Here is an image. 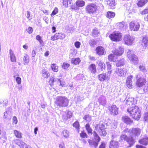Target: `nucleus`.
Returning <instances> with one entry per match:
<instances>
[{"instance_id": "f257e3e1", "label": "nucleus", "mask_w": 148, "mask_h": 148, "mask_svg": "<svg viewBox=\"0 0 148 148\" xmlns=\"http://www.w3.org/2000/svg\"><path fill=\"white\" fill-rule=\"evenodd\" d=\"M141 130L139 128H132V130L126 129L123 132L120 137L121 140H126L130 147L134 143V139L140 135Z\"/></svg>"}, {"instance_id": "f03ea898", "label": "nucleus", "mask_w": 148, "mask_h": 148, "mask_svg": "<svg viewBox=\"0 0 148 148\" xmlns=\"http://www.w3.org/2000/svg\"><path fill=\"white\" fill-rule=\"evenodd\" d=\"M127 111L130 116L136 120H138L140 117V111L139 107L136 106L128 108Z\"/></svg>"}, {"instance_id": "7ed1b4c3", "label": "nucleus", "mask_w": 148, "mask_h": 148, "mask_svg": "<svg viewBox=\"0 0 148 148\" xmlns=\"http://www.w3.org/2000/svg\"><path fill=\"white\" fill-rule=\"evenodd\" d=\"M69 100L65 96H58L56 99V104L60 107H65L69 104Z\"/></svg>"}, {"instance_id": "20e7f679", "label": "nucleus", "mask_w": 148, "mask_h": 148, "mask_svg": "<svg viewBox=\"0 0 148 148\" xmlns=\"http://www.w3.org/2000/svg\"><path fill=\"white\" fill-rule=\"evenodd\" d=\"M127 56L131 63L134 65L137 64L138 63V58L137 56L135 55L134 51L128 49L127 51Z\"/></svg>"}, {"instance_id": "39448f33", "label": "nucleus", "mask_w": 148, "mask_h": 148, "mask_svg": "<svg viewBox=\"0 0 148 148\" xmlns=\"http://www.w3.org/2000/svg\"><path fill=\"white\" fill-rule=\"evenodd\" d=\"M93 136L94 139L96 141H94L93 139H88V141L91 147L96 148L98 146V143L100 141V138L96 132H94Z\"/></svg>"}, {"instance_id": "423d86ee", "label": "nucleus", "mask_w": 148, "mask_h": 148, "mask_svg": "<svg viewBox=\"0 0 148 148\" xmlns=\"http://www.w3.org/2000/svg\"><path fill=\"white\" fill-rule=\"evenodd\" d=\"M106 127L107 126L105 123L101 122L99 124L96 125L95 129L97 131L99 132L100 134L105 136L107 134L105 130Z\"/></svg>"}, {"instance_id": "0eeeda50", "label": "nucleus", "mask_w": 148, "mask_h": 148, "mask_svg": "<svg viewBox=\"0 0 148 148\" xmlns=\"http://www.w3.org/2000/svg\"><path fill=\"white\" fill-rule=\"evenodd\" d=\"M109 37L113 41L119 42L122 40V34L119 32H115L110 34Z\"/></svg>"}, {"instance_id": "6e6552de", "label": "nucleus", "mask_w": 148, "mask_h": 148, "mask_svg": "<svg viewBox=\"0 0 148 148\" xmlns=\"http://www.w3.org/2000/svg\"><path fill=\"white\" fill-rule=\"evenodd\" d=\"M85 9L87 13L93 14L97 10V6L94 3H89L86 6Z\"/></svg>"}, {"instance_id": "1a4fd4ad", "label": "nucleus", "mask_w": 148, "mask_h": 148, "mask_svg": "<svg viewBox=\"0 0 148 148\" xmlns=\"http://www.w3.org/2000/svg\"><path fill=\"white\" fill-rule=\"evenodd\" d=\"M134 38L129 34L125 35L123 38V41L125 44L127 45H131L133 43Z\"/></svg>"}, {"instance_id": "9d476101", "label": "nucleus", "mask_w": 148, "mask_h": 148, "mask_svg": "<svg viewBox=\"0 0 148 148\" xmlns=\"http://www.w3.org/2000/svg\"><path fill=\"white\" fill-rule=\"evenodd\" d=\"M140 25L138 22L132 21L129 23V28L131 31H138L140 28Z\"/></svg>"}, {"instance_id": "9b49d317", "label": "nucleus", "mask_w": 148, "mask_h": 148, "mask_svg": "<svg viewBox=\"0 0 148 148\" xmlns=\"http://www.w3.org/2000/svg\"><path fill=\"white\" fill-rule=\"evenodd\" d=\"M76 6L72 5L71 8L75 10H79L78 7H82L84 6L85 4V2L83 0H77L75 2Z\"/></svg>"}, {"instance_id": "f8f14e48", "label": "nucleus", "mask_w": 148, "mask_h": 148, "mask_svg": "<svg viewBox=\"0 0 148 148\" xmlns=\"http://www.w3.org/2000/svg\"><path fill=\"white\" fill-rule=\"evenodd\" d=\"M124 51V48L122 46H120L116 48L114 50H113L112 52L116 56H120L122 55Z\"/></svg>"}, {"instance_id": "ddd939ff", "label": "nucleus", "mask_w": 148, "mask_h": 148, "mask_svg": "<svg viewBox=\"0 0 148 148\" xmlns=\"http://www.w3.org/2000/svg\"><path fill=\"white\" fill-rule=\"evenodd\" d=\"M66 36L65 35L64 33H57L54 35L51 38V39L52 40H55L58 39H63L65 38Z\"/></svg>"}, {"instance_id": "4468645a", "label": "nucleus", "mask_w": 148, "mask_h": 148, "mask_svg": "<svg viewBox=\"0 0 148 148\" xmlns=\"http://www.w3.org/2000/svg\"><path fill=\"white\" fill-rule=\"evenodd\" d=\"M127 72L126 69L124 68L118 69L116 71L117 74L118 76L124 77Z\"/></svg>"}, {"instance_id": "2eb2a0df", "label": "nucleus", "mask_w": 148, "mask_h": 148, "mask_svg": "<svg viewBox=\"0 0 148 148\" xmlns=\"http://www.w3.org/2000/svg\"><path fill=\"white\" fill-rule=\"evenodd\" d=\"M133 76L130 75L127 78L126 82V85L129 88H132V78Z\"/></svg>"}, {"instance_id": "dca6fc26", "label": "nucleus", "mask_w": 148, "mask_h": 148, "mask_svg": "<svg viewBox=\"0 0 148 148\" xmlns=\"http://www.w3.org/2000/svg\"><path fill=\"white\" fill-rule=\"evenodd\" d=\"M108 109L112 114L117 115L118 113V108L115 105H112L109 106Z\"/></svg>"}, {"instance_id": "f3484780", "label": "nucleus", "mask_w": 148, "mask_h": 148, "mask_svg": "<svg viewBox=\"0 0 148 148\" xmlns=\"http://www.w3.org/2000/svg\"><path fill=\"white\" fill-rule=\"evenodd\" d=\"M138 76L137 75L136 78L137 79L136 81V85L137 86L139 87H141L145 83V79L144 77H140L139 79H138Z\"/></svg>"}, {"instance_id": "a211bd4d", "label": "nucleus", "mask_w": 148, "mask_h": 148, "mask_svg": "<svg viewBox=\"0 0 148 148\" xmlns=\"http://www.w3.org/2000/svg\"><path fill=\"white\" fill-rule=\"evenodd\" d=\"M98 101L100 105L103 106H105L107 103L106 98L103 95H101L99 97Z\"/></svg>"}, {"instance_id": "6ab92c4d", "label": "nucleus", "mask_w": 148, "mask_h": 148, "mask_svg": "<svg viewBox=\"0 0 148 148\" xmlns=\"http://www.w3.org/2000/svg\"><path fill=\"white\" fill-rule=\"evenodd\" d=\"M97 53L99 55H102L105 54V49L101 46H98L96 49Z\"/></svg>"}, {"instance_id": "aec40b11", "label": "nucleus", "mask_w": 148, "mask_h": 148, "mask_svg": "<svg viewBox=\"0 0 148 148\" xmlns=\"http://www.w3.org/2000/svg\"><path fill=\"white\" fill-rule=\"evenodd\" d=\"M99 80L101 81H104L106 80H108L110 79V77L108 75H107L106 73H103L99 74L98 75Z\"/></svg>"}, {"instance_id": "412c9836", "label": "nucleus", "mask_w": 148, "mask_h": 148, "mask_svg": "<svg viewBox=\"0 0 148 148\" xmlns=\"http://www.w3.org/2000/svg\"><path fill=\"white\" fill-rule=\"evenodd\" d=\"M141 45L143 47H148V36H143L142 40Z\"/></svg>"}, {"instance_id": "4be33fe9", "label": "nucleus", "mask_w": 148, "mask_h": 148, "mask_svg": "<svg viewBox=\"0 0 148 148\" xmlns=\"http://www.w3.org/2000/svg\"><path fill=\"white\" fill-rule=\"evenodd\" d=\"M126 104L127 106H131L136 103V101L132 97H129L127 98L125 101Z\"/></svg>"}, {"instance_id": "5701e85b", "label": "nucleus", "mask_w": 148, "mask_h": 148, "mask_svg": "<svg viewBox=\"0 0 148 148\" xmlns=\"http://www.w3.org/2000/svg\"><path fill=\"white\" fill-rule=\"evenodd\" d=\"M107 4L108 7L111 9H114L115 8V0H107Z\"/></svg>"}, {"instance_id": "b1692460", "label": "nucleus", "mask_w": 148, "mask_h": 148, "mask_svg": "<svg viewBox=\"0 0 148 148\" xmlns=\"http://www.w3.org/2000/svg\"><path fill=\"white\" fill-rule=\"evenodd\" d=\"M119 145V143L118 141H115L112 140L110 142L109 148H118Z\"/></svg>"}, {"instance_id": "393cba45", "label": "nucleus", "mask_w": 148, "mask_h": 148, "mask_svg": "<svg viewBox=\"0 0 148 148\" xmlns=\"http://www.w3.org/2000/svg\"><path fill=\"white\" fill-rule=\"evenodd\" d=\"M41 75L42 77L44 78H48L50 76V73L48 71L45 69H42L41 71Z\"/></svg>"}, {"instance_id": "a878e982", "label": "nucleus", "mask_w": 148, "mask_h": 148, "mask_svg": "<svg viewBox=\"0 0 148 148\" xmlns=\"http://www.w3.org/2000/svg\"><path fill=\"white\" fill-rule=\"evenodd\" d=\"M72 113L70 111H68L63 116V119L65 120H67L70 118L72 116Z\"/></svg>"}, {"instance_id": "bb28decb", "label": "nucleus", "mask_w": 148, "mask_h": 148, "mask_svg": "<svg viewBox=\"0 0 148 148\" xmlns=\"http://www.w3.org/2000/svg\"><path fill=\"white\" fill-rule=\"evenodd\" d=\"M10 57L11 61L12 62L16 61V57L14 53V51L11 49L9 50Z\"/></svg>"}, {"instance_id": "cd10ccee", "label": "nucleus", "mask_w": 148, "mask_h": 148, "mask_svg": "<svg viewBox=\"0 0 148 148\" xmlns=\"http://www.w3.org/2000/svg\"><path fill=\"white\" fill-rule=\"evenodd\" d=\"M23 59L24 63V64L25 65H27L29 61V56L28 55L25 54Z\"/></svg>"}, {"instance_id": "c85d7f7f", "label": "nucleus", "mask_w": 148, "mask_h": 148, "mask_svg": "<svg viewBox=\"0 0 148 148\" xmlns=\"http://www.w3.org/2000/svg\"><path fill=\"white\" fill-rule=\"evenodd\" d=\"M117 25L119 26V28L120 29L124 30L127 28V26L125 22L123 21L118 23Z\"/></svg>"}, {"instance_id": "c756f323", "label": "nucleus", "mask_w": 148, "mask_h": 148, "mask_svg": "<svg viewBox=\"0 0 148 148\" xmlns=\"http://www.w3.org/2000/svg\"><path fill=\"white\" fill-rule=\"evenodd\" d=\"M125 60L123 58H121L115 62L117 66H123L124 64Z\"/></svg>"}, {"instance_id": "7c9ffc66", "label": "nucleus", "mask_w": 148, "mask_h": 148, "mask_svg": "<svg viewBox=\"0 0 148 148\" xmlns=\"http://www.w3.org/2000/svg\"><path fill=\"white\" fill-rule=\"evenodd\" d=\"M139 142L143 145H147L148 143V137L145 136L144 138L139 140Z\"/></svg>"}, {"instance_id": "2f4dec72", "label": "nucleus", "mask_w": 148, "mask_h": 148, "mask_svg": "<svg viewBox=\"0 0 148 148\" xmlns=\"http://www.w3.org/2000/svg\"><path fill=\"white\" fill-rule=\"evenodd\" d=\"M122 119L125 123L127 124H130L133 122V121L127 116L123 117Z\"/></svg>"}, {"instance_id": "473e14b6", "label": "nucleus", "mask_w": 148, "mask_h": 148, "mask_svg": "<svg viewBox=\"0 0 148 148\" xmlns=\"http://www.w3.org/2000/svg\"><path fill=\"white\" fill-rule=\"evenodd\" d=\"M97 63L99 67L100 68L101 71H103L105 69V65L103 62L101 60H98Z\"/></svg>"}, {"instance_id": "72a5a7b5", "label": "nucleus", "mask_w": 148, "mask_h": 148, "mask_svg": "<svg viewBox=\"0 0 148 148\" xmlns=\"http://www.w3.org/2000/svg\"><path fill=\"white\" fill-rule=\"evenodd\" d=\"M14 142L15 144L18 145L20 148H21L23 145L25 144V143L21 140L16 139L14 140Z\"/></svg>"}, {"instance_id": "f704fd0d", "label": "nucleus", "mask_w": 148, "mask_h": 148, "mask_svg": "<svg viewBox=\"0 0 148 148\" xmlns=\"http://www.w3.org/2000/svg\"><path fill=\"white\" fill-rule=\"evenodd\" d=\"M108 59L109 61H113L115 62L116 60V59L117 57L114 53L112 54H110L108 56Z\"/></svg>"}, {"instance_id": "c9c22d12", "label": "nucleus", "mask_w": 148, "mask_h": 148, "mask_svg": "<svg viewBox=\"0 0 148 148\" xmlns=\"http://www.w3.org/2000/svg\"><path fill=\"white\" fill-rule=\"evenodd\" d=\"M148 0H140L137 3L138 6L141 7L144 5L148 2Z\"/></svg>"}, {"instance_id": "e433bc0d", "label": "nucleus", "mask_w": 148, "mask_h": 148, "mask_svg": "<svg viewBox=\"0 0 148 148\" xmlns=\"http://www.w3.org/2000/svg\"><path fill=\"white\" fill-rule=\"evenodd\" d=\"M81 60L79 58H73L71 60L72 63L75 65L79 64Z\"/></svg>"}, {"instance_id": "4c0bfd02", "label": "nucleus", "mask_w": 148, "mask_h": 148, "mask_svg": "<svg viewBox=\"0 0 148 148\" xmlns=\"http://www.w3.org/2000/svg\"><path fill=\"white\" fill-rule=\"evenodd\" d=\"M9 110L6 111L4 113V118H6L10 116L11 113V110L10 108H9Z\"/></svg>"}, {"instance_id": "58836bf2", "label": "nucleus", "mask_w": 148, "mask_h": 148, "mask_svg": "<svg viewBox=\"0 0 148 148\" xmlns=\"http://www.w3.org/2000/svg\"><path fill=\"white\" fill-rule=\"evenodd\" d=\"M51 66L53 71L56 72L58 71V67L56 64H51Z\"/></svg>"}, {"instance_id": "ea45409f", "label": "nucleus", "mask_w": 148, "mask_h": 148, "mask_svg": "<svg viewBox=\"0 0 148 148\" xmlns=\"http://www.w3.org/2000/svg\"><path fill=\"white\" fill-rule=\"evenodd\" d=\"M60 83V86L62 87H65L66 86V82L65 81L61 79H58L57 83Z\"/></svg>"}, {"instance_id": "a19ab883", "label": "nucleus", "mask_w": 148, "mask_h": 148, "mask_svg": "<svg viewBox=\"0 0 148 148\" xmlns=\"http://www.w3.org/2000/svg\"><path fill=\"white\" fill-rule=\"evenodd\" d=\"M89 70L91 72L95 73L96 72V66L94 64H91L89 67Z\"/></svg>"}, {"instance_id": "79ce46f5", "label": "nucleus", "mask_w": 148, "mask_h": 148, "mask_svg": "<svg viewBox=\"0 0 148 148\" xmlns=\"http://www.w3.org/2000/svg\"><path fill=\"white\" fill-rule=\"evenodd\" d=\"M106 16L108 18H113L115 16V13L112 12H108L107 13Z\"/></svg>"}, {"instance_id": "37998d69", "label": "nucleus", "mask_w": 148, "mask_h": 148, "mask_svg": "<svg viewBox=\"0 0 148 148\" xmlns=\"http://www.w3.org/2000/svg\"><path fill=\"white\" fill-rule=\"evenodd\" d=\"M58 78H54L53 77H51L49 81V83L51 86H53L54 84V83L58 81Z\"/></svg>"}, {"instance_id": "c03bdc74", "label": "nucleus", "mask_w": 148, "mask_h": 148, "mask_svg": "<svg viewBox=\"0 0 148 148\" xmlns=\"http://www.w3.org/2000/svg\"><path fill=\"white\" fill-rule=\"evenodd\" d=\"M77 53V51L75 49L71 50L70 53L69 54L70 57H72L75 56Z\"/></svg>"}, {"instance_id": "a18cd8bd", "label": "nucleus", "mask_w": 148, "mask_h": 148, "mask_svg": "<svg viewBox=\"0 0 148 148\" xmlns=\"http://www.w3.org/2000/svg\"><path fill=\"white\" fill-rule=\"evenodd\" d=\"M72 0H63V4L65 7H67L68 6L69 4H71V3Z\"/></svg>"}, {"instance_id": "49530a36", "label": "nucleus", "mask_w": 148, "mask_h": 148, "mask_svg": "<svg viewBox=\"0 0 148 148\" xmlns=\"http://www.w3.org/2000/svg\"><path fill=\"white\" fill-rule=\"evenodd\" d=\"M14 133L15 136L17 138H21L22 137L21 133L16 130L14 131Z\"/></svg>"}, {"instance_id": "de8ad7c7", "label": "nucleus", "mask_w": 148, "mask_h": 148, "mask_svg": "<svg viewBox=\"0 0 148 148\" xmlns=\"http://www.w3.org/2000/svg\"><path fill=\"white\" fill-rule=\"evenodd\" d=\"M62 134L63 136L66 138L68 137L69 135V132L66 130H63Z\"/></svg>"}, {"instance_id": "09e8293b", "label": "nucleus", "mask_w": 148, "mask_h": 148, "mask_svg": "<svg viewBox=\"0 0 148 148\" xmlns=\"http://www.w3.org/2000/svg\"><path fill=\"white\" fill-rule=\"evenodd\" d=\"M86 130H87L88 133H92V130L90 127V125L89 124H87L86 125Z\"/></svg>"}, {"instance_id": "8fccbe9b", "label": "nucleus", "mask_w": 148, "mask_h": 148, "mask_svg": "<svg viewBox=\"0 0 148 148\" xmlns=\"http://www.w3.org/2000/svg\"><path fill=\"white\" fill-rule=\"evenodd\" d=\"M70 64L66 62H64L62 66V67L63 69H64L67 70L68 68L69 67Z\"/></svg>"}, {"instance_id": "3c124183", "label": "nucleus", "mask_w": 148, "mask_h": 148, "mask_svg": "<svg viewBox=\"0 0 148 148\" xmlns=\"http://www.w3.org/2000/svg\"><path fill=\"white\" fill-rule=\"evenodd\" d=\"M139 69L140 71L144 72H145L147 71V70L145 68V66L143 64H141L140 65Z\"/></svg>"}, {"instance_id": "603ef678", "label": "nucleus", "mask_w": 148, "mask_h": 148, "mask_svg": "<svg viewBox=\"0 0 148 148\" xmlns=\"http://www.w3.org/2000/svg\"><path fill=\"white\" fill-rule=\"evenodd\" d=\"M14 77L15 78L17 83L18 84H21V78L18 77H16V75H14Z\"/></svg>"}, {"instance_id": "864d4df0", "label": "nucleus", "mask_w": 148, "mask_h": 148, "mask_svg": "<svg viewBox=\"0 0 148 148\" xmlns=\"http://www.w3.org/2000/svg\"><path fill=\"white\" fill-rule=\"evenodd\" d=\"M96 43V41L94 39L90 40L89 41V44L92 47H94Z\"/></svg>"}, {"instance_id": "5fc2aeb1", "label": "nucleus", "mask_w": 148, "mask_h": 148, "mask_svg": "<svg viewBox=\"0 0 148 148\" xmlns=\"http://www.w3.org/2000/svg\"><path fill=\"white\" fill-rule=\"evenodd\" d=\"M58 8H55L51 14V16L52 17H53V16L56 14L58 12Z\"/></svg>"}, {"instance_id": "6e6d98bb", "label": "nucleus", "mask_w": 148, "mask_h": 148, "mask_svg": "<svg viewBox=\"0 0 148 148\" xmlns=\"http://www.w3.org/2000/svg\"><path fill=\"white\" fill-rule=\"evenodd\" d=\"M84 119L89 122L91 121V118L90 116L89 115H87L84 117Z\"/></svg>"}, {"instance_id": "4d7b16f0", "label": "nucleus", "mask_w": 148, "mask_h": 148, "mask_svg": "<svg viewBox=\"0 0 148 148\" xmlns=\"http://www.w3.org/2000/svg\"><path fill=\"white\" fill-rule=\"evenodd\" d=\"M73 126L77 129L78 131L79 132V125L78 122H75L73 125Z\"/></svg>"}, {"instance_id": "13d9d810", "label": "nucleus", "mask_w": 148, "mask_h": 148, "mask_svg": "<svg viewBox=\"0 0 148 148\" xmlns=\"http://www.w3.org/2000/svg\"><path fill=\"white\" fill-rule=\"evenodd\" d=\"M99 33V31L98 29H93L92 32L93 36H96Z\"/></svg>"}, {"instance_id": "bf43d9fd", "label": "nucleus", "mask_w": 148, "mask_h": 148, "mask_svg": "<svg viewBox=\"0 0 148 148\" xmlns=\"http://www.w3.org/2000/svg\"><path fill=\"white\" fill-rule=\"evenodd\" d=\"M36 38L40 44H41L43 41L41 39V37L39 35H38L36 36Z\"/></svg>"}, {"instance_id": "052dcab7", "label": "nucleus", "mask_w": 148, "mask_h": 148, "mask_svg": "<svg viewBox=\"0 0 148 148\" xmlns=\"http://www.w3.org/2000/svg\"><path fill=\"white\" fill-rule=\"evenodd\" d=\"M144 120L148 123V113L146 112L144 114Z\"/></svg>"}, {"instance_id": "680f3d73", "label": "nucleus", "mask_w": 148, "mask_h": 148, "mask_svg": "<svg viewBox=\"0 0 148 148\" xmlns=\"http://www.w3.org/2000/svg\"><path fill=\"white\" fill-rule=\"evenodd\" d=\"M33 28L31 27H29L27 29L26 31L29 34H32L33 31Z\"/></svg>"}, {"instance_id": "e2e57ef3", "label": "nucleus", "mask_w": 148, "mask_h": 148, "mask_svg": "<svg viewBox=\"0 0 148 148\" xmlns=\"http://www.w3.org/2000/svg\"><path fill=\"white\" fill-rule=\"evenodd\" d=\"M74 45L76 48H79L81 45V43L78 41L76 42H75Z\"/></svg>"}, {"instance_id": "0e129e2a", "label": "nucleus", "mask_w": 148, "mask_h": 148, "mask_svg": "<svg viewBox=\"0 0 148 148\" xmlns=\"http://www.w3.org/2000/svg\"><path fill=\"white\" fill-rule=\"evenodd\" d=\"M143 90L146 93L148 94V84H146Z\"/></svg>"}, {"instance_id": "69168bd1", "label": "nucleus", "mask_w": 148, "mask_h": 148, "mask_svg": "<svg viewBox=\"0 0 148 148\" xmlns=\"http://www.w3.org/2000/svg\"><path fill=\"white\" fill-rule=\"evenodd\" d=\"M148 13V9H145L143 10L140 11V13L141 14H145Z\"/></svg>"}, {"instance_id": "338daca9", "label": "nucleus", "mask_w": 148, "mask_h": 148, "mask_svg": "<svg viewBox=\"0 0 148 148\" xmlns=\"http://www.w3.org/2000/svg\"><path fill=\"white\" fill-rule=\"evenodd\" d=\"M18 122L17 119L16 117L15 116L13 117V122L15 124H16Z\"/></svg>"}, {"instance_id": "774afa93", "label": "nucleus", "mask_w": 148, "mask_h": 148, "mask_svg": "<svg viewBox=\"0 0 148 148\" xmlns=\"http://www.w3.org/2000/svg\"><path fill=\"white\" fill-rule=\"evenodd\" d=\"M80 136L83 138L87 137V135L84 132H82L80 134Z\"/></svg>"}]
</instances>
